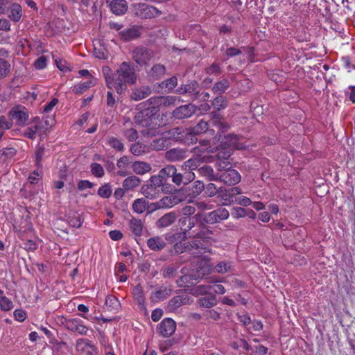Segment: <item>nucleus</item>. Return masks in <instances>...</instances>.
Returning a JSON list of instances; mask_svg holds the SVG:
<instances>
[{
  "label": "nucleus",
  "instance_id": "obj_1",
  "mask_svg": "<svg viewBox=\"0 0 355 355\" xmlns=\"http://www.w3.org/2000/svg\"><path fill=\"white\" fill-rule=\"evenodd\" d=\"M103 73L107 87L114 89L118 94H123L127 90V85L134 84L137 80L133 67L127 62H123L115 73L109 67H103Z\"/></svg>",
  "mask_w": 355,
  "mask_h": 355
},
{
  "label": "nucleus",
  "instance_id": "obj_2",
  "mask_svg": "<svg viewBox=\"0 0 355 355\" xmlns=\"http://www.w3.org/2000/svg\"><path fill=\"white\" fill-rule=\"evenodd\" d=\"M225 141L221 144L217 154V162L216 166L218 171H222L228 167H231V164L228 161L233 149H243L245 146L240 142L239 138L235 135H229L224 137Z\"/></svg>",
  "mask_w": 355,
  "mask_h": 355
},
{
  "label": "nucleus",
  "instance_id": "obj_3",
  "mask_svg": "<svg viewBox=\"0 0 355 355\" xmlns=\"http://www.w3.org/2000/svg\"><path fill=\"white\" fill-rule=\"evenodd\" d=\"M201 146L196 147L194 148V153L199 157L191 158L184 162L182 168L184 170H190L193 171L198 168L200 162H213V157L207 156L206 155H203L205 152L207 153H213L214 148L210 147H207V144L203 141V143L200 142Z\"/></svg>",
  "mask_w": 355,
  "mask_h": 355
},
{
  "label": "nucleus",
  "instance_id": "obj_4",
  "mask_svg": "<svg viewBox=\"0 0 355 355\" xmlns=\"http://www.w3.org/2000/svg\"><path fill=\"white\" fill-rule=\"evenodd\" d=\"M134 10L136 15L143 18L155 17L160 14L156 8L141 3L135 4Z\"/></svg>",
  "mask_w": 355,
  "mask_h": 355
},
{
  "label": "nucleus",
  "instance_id": "obj_5",
  "mask_svg": "<svg viewBox=\"0 0 355 355\" xmlns=\"http://www.w3.org/2000/svg\"><path fill=\"white\" fill-rule=\"evenodd\" d=\"M64 326L67 329L80 335H85L88 328L84 324V322L79 318H71L65 320Z\"/></svg>",
  "mask_w": 355,
  "mask_h": 355
},
{
  "label": "nucleus",
  "instance_id": "obj_6",
  "mask_svg": "<svg viewBox=\"0 0 355 355\" xmlns=\"http://www.w3.org/2000/svg\"><path fill=\"white\" fill-rule=\"evenodd\" d=\"M76 349L79 355H95L96 354L94 346L85 338H79L76 340Z\"/></svg>",
  "mask_w": 355,
  "mask_h": 355
},
{
  "label": "nucleus",
  "instance_id": "obj_7",
  "mask_svg": "<svg viewBox=\"0 0 355 355\" xmlns=\"http://www.w3.org/2000/svg\"><path fill=\"white\" fill-rule=\"evenodd\" d=\"M225 171L219 176V180L228 185H235L241 180V175L239 172L230 167L225 169Z\"/></svg>",
  "mask_w": 355,
  "mask_h": 355
},
{
  "label": "nucleus",
  "instance_id": "obj_8",
  "mask_svg": "<svg viewBox=\"0 0 355 355\" xmlns=\"http://www.w3.org/2000/svg\"><path fill=\"white\" fill-rule=\"evenodd\" d=\"M229 216V211L226 209L220 208L206 215L204 220L207 223L213 224L227 219Z\"/></svg>",
  "mask_w": 355,
  "mask_h": 355
},
{
  "label": "nucleus",
  "instance_id": "obj_9",
  "mask_svg": "<svg viewBox=\"0 0 355 355\" xmlns=\"http://www.w3.org/2000/svg\"><path fill=\"white\" fill-rule=\"evenodd\" d=\"M132 58L137 64H146L152 58V52L145 48L138 47L132 52Z\"/></svg>",
  "mask_w": 355,
  "mask_h": 355
},
{
  "label": "nucleus",
  "instance_id": "obj_10",
  "mask_svg": "<svg viewBox=\"0 0 355 355\" xmlns=\"http://www.w3.org/2000/svg\"><path fill=\"white\" fill-rule=\"evenodd\" d=\"M176 324L171 318L163 320L158 326L159 333L164 337L171 336L175 331Z\"/></svg>",
  "mask_w": 355,
  "mask_h": 355
},
{
  "label": "nucleus",
  "instance_id": "obj_11",
  "mask_svg": "<svg viewBox=\"0 0 355 355\" xmlns=\"http://www.w3.org/2000/svg\"><path fill=\"white\" fill-rule=\"evenodd\" d=\"M196 111V107L193 104H188L180 106L173 111V116L182 119L189 118Z\"/></svg>",
  "mask_w": 355,
  "mask_h": 355
},
{
  "label": "nucleus",
  "instance_id": "obj_12",
  "mask_svg": "<svg viewBox=\"0 0 355 355\" xmlns=\"http://www.w3.org/2000/svg\"><path fill=\"white\" fill-rule=\"evenodd\" d=\"M180 199L175 195H170L162 198L154 204V209L171 208L177 205Z\"/></svg>",
  "mask_w": 355,
  "mask_h": 355
},
{
  "label": "nucleus",
  "instance_id": "obj_13",
  "mask_svg": "<svg viewBox=\"0 0 355 355\" xmlns=\"http://www.w3.org/2000/svg\"><path fill=\"white\" fill-rule=\"evenodd\" d=\"M10 116L19 125H24L28 119V114L24 107H15L12 109L10 111Z\"/></svg>",
  "mask_w": 355,
  "mask_h": 355
},
{
  "label": "nucleus",
  "instance_id": "obj_14",
  "mask_svg": "<svg viewBox=\"0 0 355 355\" xmlns=\"http://www.w3.org/2000/svg\"><path fill=\"white\" fill-rule=\"evenodd\" d=\"M47 125L46 121H38L35 124L32 125L28 127L24 132V136L28 138L33 139L35 135L37 133L40 135H42L45 133V130H43L44 126Z\"/></svg>",
  "mask_w": 355,
  "mask_h": 355
},
{
  "label": "nucleus",
  "instance_id": "obj_15",
  "mask_svg": "<svg viewBox=\"0 0 355 355\" xmlns=\"http://www.w3.org/2000/svg\"><path fill=\"white\" fill-rule=\"evenodd\" d=\"M198 266L196 270L197 272V277H202L204 275L211 272L212 270L210 261L207 259L202 258L197 261Z\"/></svg>",
  "mask_w": 355,
  "mask_h": 355
},
{
  "label": "nucleus",
  "instance_id": "obj_16",
  "mask_svg": "<svg viewBox=\"0 0 355 355\" xmlns=\"http://www.w3.org/2000/svg\"><path fill=\"white\" fill-rule=\"evenodd\" d=\"M113 13L120 15L125 12L128 8L127 3L125 0H107Z\"/></svg>",
  "mask_w": 355,
  "mask_h": 355
},
{
  "label": "nucleus",
  "instance_id": "obj_17",
  "mask_svg": "<svg viewBox=\"0 0 355 355\" xmlns=\"http://www.w3.org/2000/svg\"><path fill=\"white\" fill-rule=\"evenodd\" d=\"M120 34L124 40H130L139 37L141 32L138 27L133 26L122 31Z\"/></svg>",
  "mask_w": 355,
  "mask_h": 355
},
{
  "label": "nucleus",
  "instance_id": "obj_18",
  "mask_svg": "<svg viewBox=\"0 0 355 355\" xmlns=\"http://www.w3.org/2000/svg\"><path fill=\"white\" fill-rule=\"evenodd\" d=\"M132 169L135 173L143 175L149 172L151 170V166L146 162H135L132 164Z\"/></svg>",
  "mask_w": 355,
  "mask_h": 355
},
{
  "label": "nucleus",
  "instance_id": "obj_19",
  "mask_svg": "<svg viewBox=\"0 0 355 355\" xmlns=\"http://www.w3.org/2000/svg\"><path fill=\"white\" fill-rule=\"evenodd\" d=\"M147 245L153 250H160L164 248L166 243L161 237L155 236L148 240Z\"/></svg>",
  "mask_w": 355,
  "mask_h": 355
},
{
  "label": "nucleus",
  "instance_id": "obj_20",
  "mask_svg": "<svg viewBox=\"0 0 355 355\" xmlns=\"http://www.w3.org/2000/svg\"><path fill=\"white\" fill-rule=\"evenodd\" d=\"M141 193L146 198L154 199L158 197L159 189L148 183L141 188Z\"/></svg>",
  "mask_w": 355,
  "mask_h": 355
},
{
  "label": "nucleus",
  "instance_id": "obj_21",
  "mask_svg": "<svg viewBox=\"0 0 355 355\" xmlns=\"http://www.w3.org/2000/svg\"><path fill=\"white\" fill-rule=\"evenodd\" d=\"M166 157L172 162L178 161L185 157V153L181 149L173 148L166 153Z\"/></svg>",
  "mask_w": 355,
  "mask_h": 355
},
{
  "label": "nucleus",
  "instance_id": "obj_22",
  "mask_svg": "<svg viewBox=\"0 0 355 355\" xmlns=\"http://www.w3.org/2000/svg\"><path fill=\"white\" fill-rule=\"evenodd\" d=\"M140 179L136 176H130L125 178L123 182V187L125 191H130L137 187L140 184Z\"/></svg>",
  "mask_w": 355,
  "mask_h": 355
},
{
  "label": "nucleus",
  "instance_id": "obj_23",
  "mask_svg": "<svg viewBox=\"0 0 355 355\" xmlns=\"http://www.w3.org/2000/svg\"><path fill=\"white\" fill-rule=\"evenodd\" d=\"M132 294L141 309H145V298L141 286L140 285L135 286L133 288Z\"/></svg>",
  "mask_w": 355,
  "mask_h": 355
},
{
  "label": "nucleus",
  "instance_id": "obj_24",
  "mask_svg": "<svg viewBox=\"0 0 355 355\" xmlns=\"http://www.w3.org/2000/svg\"><path fill=\"white\" fill-rule=\"evenodd\" d=\"M195 211H196L195 207L193 206H186L182 209L183 214L186 216L182 218L181 219V221H182V223H186L187 222H189V225L187 227V229L184 228L185 231L191 229L193 226V223H191V219L189 218V216L195 213Z\"/></svg>",
  "mask_w": 355,
  "mask_h": 355
},
{
  "label": "nucleus",
  "instance_id": "obj_25",
  "mask_svg": "<svg viewBox=\"0 0 355 355\" xmlns=\"http://www.w3.org/2000/svg\"><path fill=\"white\" fill-rule=\"evenodd\" d=\"M176 219L175 214L174 213H169L165 214L160 218L157 222V227H166L171 225Z\"/></svg>",
  "mask_w": 355,
  "mask_h": 355
},
{
  "label": "nucleus",
  "instance_id": "obj_26",
  "mask_svg": "<svg viewBox=\"0 0 355 355\" xmlns=\"http://www.w3.org/2000/svg\"><path fill=\"white\" fill-rule=\"evenodd\" d=\"M148 207V202L145 198H139L132 203V209L137 214L144 213Z\"/></svg>",
  "mask_w": 355,
  "mask_h": 355
},
{
  "label": "nucleus",
  "instance_id": "obj_27",
  "mask_svg": "<svg viewBox=\"0 0 355 355\" xmlns=\"http://www.w3.org/2000/svg\"><path fill=\"white\" fill-rule=\"evenodd\" d=\"M21 13L22 10L21 6L18 3H13L10 6V13L9 15V17L15 21H18L21 17Z\"/></svg>",
  "mask_w": 355,
  "mask_h": 355
},
{
  "label": "nucleus",
  "instance_id": "obj_28",
  "mask_svg": "<svg viewBox=\"0 0 355 355\" xmlns=\"http://www.w3.org/2000/svg\"><path fill=\"white\" fill-rule=\"evenodd\" d=\"M130 228L134 234L139 236L142 233L143 223L141 220L132 218L130 221Z\"/></svg>",
  "mask_w": 355,
  "mask_h": 355
},
{
  "label": "nucleus",
  "instance_id": "obj_29",
  "mask_svg": "<svg viewBox=\"0 0 355 355\" xmlns=\"http://www.w3.org/2000/svg\"><path fill=\"white\" fill-rule=\"evenodd\" d=\"M13 307L12 302L3 295V291L0 290V309L3 311H8Z\"/></svg>",
  "mask_w": 355,
  "mask_h": 355
},
{
  "label": "nucleus",
  "instance_id": "obj_30",
  "mask_svg": "<svg viewBox=\"0 0 355 355\" xmlns=\"http://www.w3.org/2000/svg\"><path fill=\"white\" fill-rule=\"evenodd\" d=\"M201 175L207 177L209 180H217L219 177L214 174L213 168L209 166H204L199 168Z\"/></svg>",
  "mask_w": 355,
  "mask_h": 355
},
{
  "label": "nucleus",
  "instance_id": "obj_31",
  "mask_svg": "<svg viewBox=\"0 0 355 355\" xmlns=\"http://www.w3.org/2000/svg\"><path fill=\"white\" fill-rule=\"evenodd\" d=\"M232 263L230 261L219 262L214 268V270L218 273H225L230 271L232 268Z\"/></svg>",
  "mask_w": 355,
  "mask_h": 355
},
{
  "label": "nucleus",
  "instance_id": "obj_32",
  "mask_svg": "<svg viewBox=\"0 0 355 355\" xmlns=\"http://www.w3.org/2000/svg\"><path fill=\"white\" fill-rule=\"evenodd\" d=\"M167 146V140L163 138L154 139L150 144V148L155 150H164Z\"/></svg>",
  "mask_w": 355,
  "mask_h": 355
},
{
  "label": "nucleus",
  "instance_id": "obj_33",
  "mask_svg": "<svg viewBox=\"0 0 355 355\" xmlns=\"http://www.w3.org/2000/svg\"><path fill=\"white\" fill-rule=\"evenodd\" d=\"M199 304L200 306L209 308L216 304V299L215 296H205L199 299Z\"/></svg>",
  "mask_w": 355,
  "mask_h": 355
},
{
  "label": "nucleus",
  "instance_id": "obj_34",
  "mask_svg": "<svg viewBox=\"0 0 355 355\" xmlns=\"http://www.w3.org/2000/svg\"><path fill=\"white\" fill-rule=\"evenodd\" d=\"M149 94L150 89L148 88L143 89H136L132 92L131 98L135 101H139L147 97Z\"/></svg>",
  "mask_w": 355,
  "mask_h": 355
},
{
  "label": "nucleus",
  "instance_id": "obj_35",
  "mask_svg": "<svg viewBox=\"0 0 355 355\" xmlns=\"http://www.w3.org/2000/svg\"><path fill=\"white\" fill-rule=\"evenodd\" d=\"M178 83V80L175 77H172L162 83V88L164 92H170L175 87Z\"/></svg>",
  "mask_w": 355,
  "mask_h": 355
},
{
  "label": "nucleus",
  "instance_id": "obj_36",
  "mask_svg": "<svg viewBox=\"0 0 355 355\" xmlns=\"http://www.w3.org/2000/svg\"><path fill=\"white\" fill-rule=\"evenodd\" d=\"M198 83L195 81L190 82L188 84H186L184 87H182L179 92L180 94H186V93H193L196 92L198 89Z\"/></svg>",
  "mask_w": 355,
  "mask_h": 355
},
{
  "label": "nucleus",
  "instance_id": "obj_37",
  "mask_svg": "<svg viewBox=\"0 0 355 355\" xmlns=\"http://www.w3.org/2000/svg\"><path fill=\"white\" fill-rule=\"evenodd\" d=\"M177 169L174 166L168 165L162 168L159 173L161 174V176H163L164 178V180L167 179L169 177H172V175H174L176 173Z\"/></svg>",
  "mask_w": 355,
  "mask_h": 355
},
{
  "label": "nucleus",
  "instance_id": "obj_38",
  "mask_svg": "<svg viewBox=\"0 0 355 355\" xmlns=\"http://www.w3.org/2000/svg\"><path fill=\"white\" fill-rule=\"evenodd\" d=\"M10 65L5 60L0 58V78H4L10 73Z\"/></svg>",
  "mask_w": 355,
  "mask_h": 355
},
{
  "label": "nucleus",
  "instance_id": "obj_39",
  "mask_svg": "<svg viewBox=\"0 0 355 355\" xmlns=\"http://www.w3.org/2000/svg\"><path fill=\"white\" fill-rule=\"evenodd\" d=\"M112 194L111 186L109 184H105L98 190V195L103 198H108Z\"/></svg>",
  "mask_w": 355,
  "mask_h": 355
},
{
  "label": "nucleus",
  "instance_id": "obj_40",
  "mask_svg": "<svg viewBox=\"0 0 355 355\" xmlns=\"http://www.w3.org/2000/svg\"><path fill=\"white\" fill-rule=\"evenodd\" d=\"M209 285H199L192 289V293L195 295H205L211 291Z\"/></svg>",
  "mask_w": 355,
  "mask_h": 355
},
{
  "label": "nucleus",
  "instance_id": "obj_41",
  "mask_svg": "<svg viewBox=\"0 0 355 355\" xmlns=\"http://www.w3.org/2000/svg\"><path fill=\"white\" fill-rule=\"evenodd\" d=\"M164 178L163 176H161V174L159 173L157 175L151 177L148 183L159 189V187L164 184Z\"/></svg>",
  "mask_w": 355,
  "mask_h": 355
},
{
  "label": "nucleus",
  "instance_id": "obj_42",
  "mask_svg": "<svg viewBox=\"0 0 355 355\" xmlns=\"http://www.w3.org/2000/svg\"><path fill=\"white\" fill-rule=\"evenodd\" d=\"M91 171L94 175L98 178L103 177L105 173L103 168L98 163L92 164Z\"/></svg>",
  "mask_w": 355,
  "mask_h": 355
},
{
  "label": "nucleus",
  "instance_id": "obj_43",
  "mask_svg": "<svg viewBox=\"0 0 355 355\" xmlns=\"http://www.w3.org/2000/svg\"><path fill=\"white\" fill-rule=\"evenodd\" d=\"M97 80L93 76H90L89 79L81 83L78 86L79 91L85 90L96 84Z\"/></svg>",
  "mask_w": 355,
  "mask_h": 355
},
{
  "label": "nucleus",
  "instance_id": "obj_44",
  "mask_svg": "<svg viewBox=\"0 0 355 355\" xmlns=\"http://www.w3.org/2000/svg\"><path fill=\"white\" fill-rule=\"evenodd\" d=\"M168 295V291L166 289H159L156 291L152 295V298L155 301L164 300Z\"/></svg>",
  "mask_w": 355,
  "mask_h": 355
},
{
  "label": "nucleus",
  "instance_id": "obj_45",
  "mask_svg": "<svg viewBox=\"0 0 355 355\" xmlns=\"http://www.w3.org/2000/svg\"><path fill=\"white\" fill-rule=\"evenodd\" d=\"M54 59V62L57 66V67L62 71H66L69 69V66L66 60L61 59L58 57L53 56Z\"/></svg>",
  "mask_w": 355,
  "mask_h": 355
},
{
  "label": "nucleus",
  "instance_id": "obj_46",
  "mask_svg": "<svg viewBox=\"0 0 355 355\" xmlns=\"http://www.w3.org/2000/svg\"><path fill=\"white\" fill-rule=\"evenodd\" d=\"M263 328V324L259 320H253L251 321L249 327H247V330L249 333H252L253 331H259Z\"/></svg>",
  "mask_w": 355,
  "mask_h": 355
},
{
  "label": "nucleus",
  "instance_id": "obj_47",
  "mask_svg": "<svg viewBox=\"0 0 355 355\" xmlns=\"http://www.w3.org/2000/svg\"><path fill=\"white\" fill-rule=\"evenodd\" d=\"M47 66L46 58L44 55L39 57L34 62V67L38 70L44 69Z\"/></svg>",
  "mask_w": 355,
  "mask_h": 355
},
{
  "label": "nucleus",
  "instance_id": "obj_48",
  "mask_svg": "<svg viewBox=\"0 0 355 355\" xmlns=\"http://www.w3.org/2000/svg\"><path fill=\"white\" fill-rule=\"evenodd\" d=\"M229 87V83L227 80H223L222 81H220L217 83L213 89L218 93H223L224 92L227 88Z\"/></svg>",
  "mask_w": 355,
  "mask_h": 355
},
{
  "label": "nucleus",
  "instance_id": "obj_49",
  "mask_svg": "<svg viewBox=\"0 0 355 355\" xmlns=\"http://www.w3.org/2000/svg\"><path fill=\"white\" fill-rule=\"evenodd\" d=\"M173 302L177 304V306H180L182 304H190L192 300L187 295H183L181 296H177L173 299Z\"/></svg>",
  "mask_w": 355,
  "mask_h": 355
},
{
  "label": "nucleus",
  "instance_id": "obj_50",
  "mask_svg": "<svg viewBox=\"0 0 355 355\" xmlns=\"http://www.w3.org/2000/svg\"><path fill=\"white\" fill-rule=\"evenodd\" d=\"M109 144L116 150H122L123 149V144L122 142L115 137H110L108 139Z\"/></svg>",
  "mask_w": 355,
  "mask_h": 355
},
{
  "label": "nucleus",
  "instance_id": "obj_51",
  "mask_svg": "<svg viewBox=\"0 0 355 355\" xmlns=\"http://www.w3.org/2000/svg\"><path fill=\"white\" fill-rule=\"evenodd\" d=\"M208 123L202 120L194 128V132L196 134H202L208 130Z\"/></svg>",
  "mask_w": 355,
  "mask_h": 355
},
{
  "label": "nucleus",
  "instance_id": "obj_52",
  "mask_svg": "<svg viewBox=\"0 0 355 355\" xmlns=\"http://www.w3.org/2000/svg\"><path fill=\"white\" fill-rule=\"evenodd\" d=\"M247 215V209L242 207H235L232 212V216L234 218L245 217Z\"/></svg>",
  "mask_w": 355,
  "mask_h": 355
},
{
  "label": "nucleus",
  "instance_id": "obj_53",
  "mask_svg": "<svg viewBox=\"0 0 355 355\" xmlns=\"http://www.w3.org/2000/svg\"><path fill=\"white\" fill-rule=\"evenodd\" d=\"M211 123L220 130H224L227 128V125L219 117H213L211 119Z\"/></svg>",
  "mask_w": 355,
  "mask_h": 355
},
{
  "label": "nucleus",
  "instance_id": "obj_54",
  "mask_svg": "<svg viewBox=\"0 0 355 355\" xmlns=\"http://www.w3.org/2000/svg\"><path fill=\"white\" fill-rule=\"evenodd\" d=\"M94 187V184L89 180H80L78 182L77 187L79 191H84L91 189Z\"/></svg>",
  "mask_w": 355,
  "mask_h": 355
},
{
  "label": "nucleus",
  "instance_id": "obj_55",
  "mask_svg": "<svg viewBox=\"0 0 355 355\" xmlns=\"http://www.w3.org/2000/svg\"><path fill=\"white\" fill-rule=\"evenodd\" d=\"M12 123L8 121L5 116H0V130L4 131L12 127Z\"/></svg>",
  "mask_w": 355,
  "mask_h": 355
},
{
  "label": "nucleus",
  "instance_id": "obj_56",
  "mask_svg": "<svg viewBox=\"0 0 355 355\" xmlns=\"http://www.w3.org/2000/svg\"><path fill=\"white\" fill-rule=\"evenodd\" d=\"M232 347L234 349H239L240 347H242L243 349H244L245 350H247V351L250 349V345L246 342V340H243V339H240L237 342L233 343H232Z\"/></svg>",
  "mask_w": 355,
  "mask_h": 355
},
{
  "label": "nucleus",
  "instance_id": "obj_57",
  "mask_svg": "<svg viewBox=\"0 0 355 355\" xmlns=\"http://www.w3.org/2000/svg\"><path fill=\"white\" fill-rule=\"evenodd\" d=\"M70 225L74 227H80L82 225L83 221L79 215L75 214L72 218L69 220Z\"/></svg>",
  "mask_w": 355,
  "mask_h": 355
},
{
  "label": "nucleus",
  "instance_id": "obj_58",
  "mask_svg": "<svg viewBox=\"0 0 355 355\" xmlns=\"http://www.w3.org/2000/svg\"><path fill=\"white\" fill-rule=\"evenodd\" d=\"M42 176V172L37 170L34 171L28 177V181L31 184L37 183Z\"/></svg>",
  "mask_w": 355,
  "mask_h": 355
},
{
  "label": "nucleus",
  "instance_id": "obj_59",
  "mask_svg": "<svg viewBox=\"0 0 355 355\" xmlns=\"http://www.w3.org/2000/svg\"><path fill=\"white\" fill-rule=\"evenodd\" d=\"M14 317L16 320H17L19 322H23L26 318V313L22 309H16L14 311Z\"/></svg>",
  "mask_w": 355,
  "mask_h": 355
},
{
  "label": "nucleus",
  "instance_id": "obj_60",
  "mask_svg": "<svg viewBox=\"0 0 355 355\" xmlns=\"http://www.w3.org/2000/svg\"><path fill=\"white\" fill-rule=\"evenodd\" d=\"M130 150L132 154L135 155H139L144 152V148L142 146L138 143L132 144L130 147Z\"/></svg>",
  "mask_w": 355,
  "mask_h": 355
},
{
  "label": "nucleus",
  "instance_id": "obj_61",
  "mask_svg": "<svg viewBox=\"0 0 355 355\" xmlns=\"http://www.w3.org/2000/svg\"><path fill=\"white\" fill-rule=\"evenodd\" d=\"M236 202L243 207L252 205V200L246 196H241L236 200Z\"/></svg>",
  "mask_w": 355,
  "mask_h": 355
},
{
  "label": "nucleus",
  "instance_id": "obj_62",
  "mask_svg": "<svg viewBox=\"0 0 355 355\" xmlns=\"http://www.w3.org/2000/svg\"><path fill=\"white\" fill-rule=\"evenodd\" d=\"M238 318L239 322L245 326H248L251 323V319L248 314L244 313L238 315Z\"/></svg>",
  "mask_w": 355,
  "mask_h": 355
},
{
  "label": "nucleus",
  "instance_id": "obj_63",
  "mask_svg": "<svg viewBox=\"0 0 355 355\" xmlns=\"http://www.w3.org/2000/svg\"><path fill=\"white\" fill-rule=\"evenodd\" d=\"M220 69L218 64H213L207 69V73L209 75H217L220 73Z\"/></svg>",
  "mask_w": 355,
  "mask_h": 355
},
{
  "label": "nucleus",
  "instance_id": "obj_64",
  "mask_svg": "<svg viewBox=\"0 0 355 355\" xmlns=\"http://www.w3.org/2000/svg\"><path fill=\"white\" fill-rule=\"evenodd\" d=\"M125 135L128 139V140H130V141H135L138 137V133L134 129H129V130H128L125 132Z\"/></svg>",
  "mask_w": 355,
  "mask_h": 355
}]
</instances>
